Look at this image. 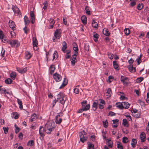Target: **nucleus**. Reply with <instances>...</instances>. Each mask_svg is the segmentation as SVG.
Returning a JSON list of instances; mask_svg holds the SVG:
<instances>
[{
    "label": "nucleus",
    "instance_id": "obj_1",
    "mask_svg": "<svg viewBox=\"0 0 149 149\" xmlns=\"http://www.w3.org/2000/svg\"><path fill=\"white\" fill-rule=\"evenodd\" d=\"M66 97L64 96V94L61 92L57 95V101L62 104H64L66 100Z\"/></svg>",
    "mask_w": 149,
    "mask_h": 149
},
{
    "label": "nucleus",
    "instance_id": "obj_2",
    "mask_svg": "<svg viewBox=\"0 0 149 149\" xmlns=\"http://www.w3.org/2000/svg\"><path fill=\"white\" fill-rule=\"evenodd\" d=\"M8 43L12 47H17L20 45L18 41L17 40H9L8 41Z\"/></svg>",
    "mask_w": 149,
    "mask_h": 149
},
{
    "label": "nucleus",
    "instance_id": "obj_3",
    "mask_svg": "<svg viewBox=\"0 0 149 149\" xmlns=\"http://www.w3.org/2000/svg\"><path fill=\"white\" fill-rule=\"evenodd\" d=\"M54 36L55 38H53V40L54 42H55L56 41L55 38L59 39L61 37V35L60 29H58L56 30L54 33Z\"/></svg>",
    "mask_w": 149,
    "mask_h": 149
},
{
    "label": "nucleus",
    "instance_id": "obj_4",
    "mask_svg": "<svg viewBox=\"0 0 149 149\" xmlns=\"http://www.w3.org/2000/svg\"><path fill=\"white\" fill-rule=\"evenodd\" d=\"M53 77L56 82L60 81L61 80V76L57 73L54 74L53 75Z\"/></svg>",
    "mask_w": 149,
    "mask_h": 149
},
{
    "label": "nucleus",
    "instance_id": "obj_5",
    "mask_svg": "<svg viewBox=\"0 0 149 149\" xmlns=\"http://www.w3.org/2000/svg\"><path fill=\"white\" fill-rule=\"evenodd\" d=\"M54 124V122L52 123L50 122H48L46 124L45 127L46 128L50 129L51 130H54V127L53 126Z\"/></svg>",
    "mask_w": 149,
    "mask_h": 149
},
{
    "label": "nucleus",
    "instance_id": "obj_6",
    "mask_svg": "<svg viewBox=\"0 0 149 149\" xmlns=\"http://www.w3.org/2000/svg\"><path fill=\"white\" fill-rule=\"evenodd\" d=\"M76 57L77 55L75 54H74L72 56V58L70 59L71 65H74L75 63L77 61Z\"/></svg>",
    "mask_w": 149,
    "mask_h": 149
},
{
    "label": "nucleus",
    "instance_id": "obj_7",
    "mask_svg": "<svg viewBox=\"0 0 149 149\" xmlns=\"http://www.w3.org/2000/svg\"><path fill=\"white\" fill-rule=\"evenodd\" d=\"M128 78L123 76H121L120 78L121 81L123 84H124L127 85L128 84Z\"/></svg>",
    "mask_w": 149,
    "mask_h": 149
},
{
    "label": "nucleus",
    "instance_id": "obj_8",
    "mask_svg": "<svg viewBox=\"0 0 149 149\" xmlns=\"http://www.w3.org/2000/svg\"><path fill=\"white\" fill-rule=\"evenodd\" d=\"M98 100L100 101V102L98 104L100 109H103L104 108V106L105 104L104 101L100 99H99Z\"/></svg>",
    "mask_w": 149,
    "mask_h": 149
},
{
    "label": "nucleus",
    "instance_id": "obj_9",
    "mask_svg": "<svg viewBox=\"0 0 149 149\" xmlns=\"http://www.w3.org/2000/svg\"><path fill=\"white\" fill-rule=\"evenodd\" d=\"M140 138L141 140V142H143L146 140V134L144 132H142L141 133Z\"/></svg>",
    "mask_w": 149,
    "mask_h": 149
},
{
    "label": "nucleus",
    "instance_id": "obj_10",
    "mask_svg": "<svg viewBox=\"0 0 149 149\" xmlns=\"http://www.w3.org/2000/svg\"><path fill=\"white\" fill-rule=\"evenodd\" d=\"M18 72L21 74H23L25 73L27 70V68H25L23 69H22L20 68L17 67L16 68Z\"/></svg>",
    "mask_w": 149,
    "mask_h": 149
},
{
    "label": "nucleus",
    "instance_id": "obj_11",
    "mask_svg": "<svg viewBox=\"0 0 149 149\" xmlns=\"http://www.w3.org/2000/svg\"><path fill=\"white\" fill-rule=\"evenodd\" d=\"M45 129L42 126H40V127L39 130V133L40 135L42 137H44L45 136L44 133L45 132Z\"/></svg>",
    "mask_w": 149,
    "mask_h": 149
},
{
    "label": "nucleus",
    "instance_id": "obj_12",
    "mask_svg": "<svg viewBox=\"0 0 149 149\" xmlns=\"http://www.w3.org/2000/svg\"><path fill=\"white\" fill-rule=\"evenodd\" d=\"M25 58L26 59H29L32 56L31 53L28 51H26L25 52Z\"/></svg>",
    "mask_w": 149,
    "mask_h": 149
},
{
    "label": "nucleus",
    "instance_id": "obj_13",
    "mask_svg": "<svg viewBox=\"0 0 149 149\" xmlns=\"http://www.w3.org/2000/svg\"><path fill=\"white\" fill-rule=\"evenodd\" d=\"M122 103L123 104V109H128L130 105V104L127 102H122Z\"/></svg>",
    "mask_w": 149,
    "mask_h": 149
},
{
    "label": "nucleus",
    "instance_id": "obj_14",
    "mask_svg": "<svg viewBox=\"0 0 149 149\" xmlns=\"http://www.w3.org/2000/svg\"><path fill=\"white\" fill-rule=\"evenodd\" d=\"M33 45L34 49H35V47H36L37 48V45H38V41L36 37H33Z\"/></svg>",
    "mask_w": 149,
    "mask_h": 149
},
{
    "label": "nucleus",
    "instance_id": "obj_15",
    "mask_svg": "<svg viewBox=\"0 0 149 149\" xmlns=\"http://www.w3.org/2000/svg\"><path fill=\"white\" fill-rule=\"evenodd\" d=\"M13 10L15 13L19 14L20 13V11L19 8L16 6H14L12 8Z\"/></svg>",
    "mask_w": 149,
    "mask_h": 149
},
{
    "label": "nucleus",
    "instance_id": "obj_16",
    "mask_svg": "<svg viewBox=\"0 0 149 149\" xmlns=\"http://www.w3.org/2000/svg\"><path fill=\"white\" fill-rule=\"evenodd\" d=\"M98 104V102L97 100H96L93 102L92 105L93 109V111H95L96 110Z\"/></svg>",
    "mask_w": 149,
    "mask_h": 149
},
{
    "label": "nucleus",
    "instance_id": "obj_17",
    "mask_svg": "<svg viewBox=\"0 0 149 149\" xmlns=\"http://www.w3.org/2000/svg\"><path fill=\"white\" fill-rule=\"evenodd\" d=\"M67 84L68 80L66 79L65 78L63 80V83L61 86L59 87V88L60 89H61L63 88Z\"/></svg>",
    "mask_w": 149,
    "mask_h": 149
},
{
    "label": "nucleus",
    "instance_id": "obj_18",
    "mask_svg": "<svg viewBox=\"0 0 149 149\" xmlns=\"http://www.w3.org/2000/svg\"><path fill=\"white\" fill-rule=\"evenodd\" d=\"M9 24L10 27L13 30L15 28V22L13 21H9Z\"/></svg>",
    "mask_w": 149,
    "mask_h": 149
},
{
    "label": "nucleus",
    "instance_id": "obj_19",
    "mask_svg": "<svg viewBox=\"0 0 149 149\" xmlns=\"http://www.w3.org/2000/svg\"><path fill=\"white\" fill-rule=\"evenodd\" d=\"M93 34L94 38V41L95 42H97L98 41V39L99 38L98 35L95 32H93Z\"/></svg>",
    "mask_w": 149,
    "mask_h": 149
},
{
    "label": "nucleus",
    "instance_id": "obj_20",
    "mask_svg": "<svg viewBox=\"0 0 149 149\" xmlns=\"http://www.w3.org/2000/svg\"><path fill=\"white\" fill-rule=\"evenodd\" d=\"M79 135L80 137V141L82 143H84L86 141V139L85 138L84 136L82 134V133H79Z\"/></svg>",
    "mask_w": 149,
    "mask_h": 149
},
{
    "label": "nucleus",
    "instance_id": "obj_21",
    "mask_svg": "<svg viewBox=\"0 0 149 149\" xmlns=\"http://www.w3.org/2000/svg\"><path fill=\"white\" fill-rule=\"evenodd\" d=\"M137 143V140L135 139H132V140L131 144L133 148H134Z\"/></svg>",
    "mask_w": 149,
    "mask_h": 149
},
{
    "label": "nucleus",
    "instance_id": "obj_22",
    "mask_svg": "<svg viewBox=\"0 0 149 149\" xmlns=\"http://www.w3.org/2000/svg\"><path fill=\"white\" fill-rule=\"evenodd\" d=\"M63 47L62 48V50L63 52H65V50L67 48V45L66 42L64 41L62 43Z\"/></svg>",
    "mask_w": 149,
    "mask_h": 149
},
{
    "label": "nucleus",
    "instance_id": "obj_23",
    "mask_svg": "<svg viewBox=\"0 0 149 149\" xmlns=\"http://www.w3.org/2000/svg\"><path fill=\"white\" fill-rule=\"evenodd\" d=\"M37 118L36 115L35 113H33L31 115V117L29 119V121L31 122H32L34 121Z\"/></svg>",
    "mask_w": 149,
    "mask_h": 149
},
{
    "label": "nucleus",
    "instance_id": "obj_24",
    "mask_svg": "<svg viewBox=\"0 0 149 149\" xmlns=\"http://www.w3.org/2000/svg\"><path fill=\"white\" fill-rule=\"evenodd\" d=\"M128 69L131 72H134L136 71L135 68H134L132 65H130L128 68Z\"/></svg>",
    "mask_w": 149,
    "mask_h": 149
},
{
    "label": "nucleus",
    "instance_id": "obj_25",
    "mask_svg": "<svg viewBox=\"0 0 149 149\" xmlns=\"http://www.w3.org/2000/svg\"><path fill=\"white\" fill-rule=\"evenodd\" d=\"M82 23L84 24H87V17L85 15L82 16L81 18Z\"/></svg>",
    "mask_w": 149,
    "mask_h": 149
},
{
    "label": "nucleus",
    "instance_id": "obj_26",
    "mask_svg": "<svg viewBox=\"0 0 149 149\" xmlns=\"http://www.w3.org/2000/svg\"><path fill=\"white\" fill-rule=\"evenodd\" d=\"M122 125L126 127H128V124L127 120L126 119H123V120Z\"/></svg>",
    "mask_w": 149,
    "mask_h": 149
},
{
    "label": "nucleus",
    "instance_id": "obj_27",
    "mask_svg": "<svg viewBox=\"0 0 149 149\" xmlns=\"http://www.w3.org/2000/svg\"><path fill=\"white\" fill-rule=\"evenodd\" d=\"M103 32L105 35L107 36H108L110 35V32L107 29H104L103 30Z\"/></svg>",
    "mask_w": 149,
    "mask_h": 149
},
{
    "label": "nucleus",
    "instance_id": "obj_28",
    "mask_svg": "<svg viewBox=\"0 0 149 149\" xmlns=\"http://www.w3.org/2000/svg\"><path fill=\"white\" fill-rule=\"evenodd\" d=\"M107 144L108 145V146L110 148H112L113 147V142L110 139H107L106 141Z\"/></svg>",
    "mask_w": 149,
    "mask_h": 149
},
{
    "label": "nucleus",
    "instance_id": "obj_29",
    "mask_svg": "<svg viewBox=\"0 0 149 149\" xmlns=\"http://www.w3.org/2000/svg\"><path fill=\"white\" fill-rule=\"evenodd\" d=\"M55 122L56 124H60L62 121V119L61 118H55Z\"/></svg>",
    "mask_w": 149,
    "mask_h": 149
},
{
    "label": "nucleus",
    "instance_id": "obj_30",
    "mask_svg": "<svg viewBox=\"0 0 149 149\" xmlns=\"http://www.w3.org/2000/svg\"><path fill=\"white\" fill-rule=\"evenodd\" d=\"M24 21L25 25L29 24L30 22V21L29 20L28 17L26 16H25L24 17Z\"/></svg>",
    "mask_w": 149,
    "mask_h": 149
},
{
    "label": "nucleus",
    "instance_id": "obj_31",
    "mask_svg": "<svg viewBox=\"0 0 149 149\" xmlns=\"http://www.w3.org/2000/svg\"><path fill=\"white\" fill-rule=\"evenodd\" d=\"M85 10L86 13L89 15H91V13L90 10H89V7L88 6H86L85 7Z\"/></svg>",
    "mask_w": 149,
    "mask_h": 149
},
{
    "label": "nucleus",
    "instance_id": "obj_32",
    "mask_svg": "<svg viewBox=\"0 0 149 149\" xmlns=\"http://www.w3.org/2000/svg\"><path fill=\"white\" fill-rule=\"evenodd\" d=\"M116 107L120 109H123V104L122 102L116 103Z\"/></svg>",
    "mask_w": 149,
    "mask_h": 149
},
{
    "label": "nucleus",
    "instance_id": "obj_33",
    "mask_svg": "<svg viewBox=\"0 0 149 149\" xmlns=\"http://www.w3.org/2000/svg\"><path fill=\"white\" fill-rule=\"evenodd\" d=\"M17 103L19 105V108L20 109H23V105L22 104V103L21 100L19 99H17Z\"/></svg>",
    "mask_w": 149,
    "mask_h": 149
},
{
    "label": "nucleus",
    "instance_id": "obj_34",
    "mask_svg": "<svg viewBox=\"0 0 149 149\" xmlns=\"http://www.w3.org/2000/svg\"><path fill=\"white\" fill-rule=\"evenodd\" d=\"M117 144L118 149H123V147L120 142L119 141L117 142Z\"/></svg>",
    "mask_w": 149,
    "mask_h": 149
},
{
    "label": "nucleus",
    "instance_id": "obj_35",
    "mask_svg": "<svg viewBox=\"0 0 149 149\" xmlns=\"http://www.w3.org/2000/svg\"><path fill=\"white\" fill-rule=\"evenodd\" d=\"M92 25L93 27L97 29L98 28V24L97 23L95 22V20H93L92 23Z\"/></svg>",
    "mask_w": 149,
    "mask_h": 149
},
{
    "label": "nucleus",
    "instance_id": "obj_36",
    "mask_svg": "<svg viewBox=\"0 0 149 149\" xmlns=\"http://www.w3.org/2000/svg\"><path fill=\"white\" fill-rule=\"evenodd\" d=\"M13 81L10 78H8L5 80V83L7 84H11Z\"/></svg>",
    "mask_w": 149,
    "mask_h": 149
},
{
    "label": "nucleus",
    "instance_id": "obj_37",
    "mask_svg": "<svg viewBox=\"0 0 149 149\" xmlns=\"http://www.w3.org/2000/svg\"><path fill=\"white\" fill-rule=\"evenodd\" d=\"M16 77V74L15 72H12L10 75V77L13 79H14Z\"/></svg>",
    "mask_w": 149,
    "mask_h": 149
},
{
    "label": "nucleus",
    "instance_id": "obj_38",
    "mask_svg": "<svg viewBox=\"0 0 149 149\" xmlns=\"http://www.w3.org/2000/svg\"><path fill=\"white\" fill-rule=\"evenodd\" d=\"M113 63L114 68L116 70L117 69V70H119L118 69V65L116 61H114L113 62Z\"/></svg>",
    "mask_w": 149,
    "mask_h": 149
},
{
    "label": "nucleus",
    "instance_id": "obj_39",
    "mask_svg": "<svg viewBox=\"0 0 149 149\" xmlns=\"http://www.w3.org/2000/svg\"><path fill=\"white\" fill-rule=\"evenodd\" d=\"M0 91L1 93H4L5 94L7 93L8 94H9L10 93L9 92H7L5 88H2L0 90Z\"/></svg>",
    "mask_w": 149,
    "mask_h": 149
},
{
    "label": "nucleus",
    "instance_id": "obj_40",
    "mask_svg": "<svg viewBox=\"0 0 149 149\" xmlns=\"http://www.w3.org/2000/svg\"><path fill=\"white\" fill-rule=\"evenodd\" d=\"M12 114L15 119H16L18 118L19 115L17 112H13Z\"/></svg>",
    "mask_w": 149,
    "mask_h": 149
},
{
    "label": "nucleus",
    "instance_id": "obj_41",
    "mask_svg": "<svg viewBox=\"0 0 149 149\" xmlns=\"http://www.w3.org/2000/svg\"><path fill=\"white\" fill-rule=\"evenodd\" d=\"M50 69L51 70L50 73L52 74L55 69V68L54 65H51L50 66Z\"/></svg>",
    "mask_w": 149,
    "mask_h": 149
},
{
    "label": "nucleus",
    "instance_id": "obj_42",
    "mask_svg": "<svg viewBox=\"0 0 149 149\" xmlns=\"http://www.w3.org/2000/svg\"><path fill=\"white\" fill-rule=\"evenodd\" d=\"M34 141L33 140L29 141L27 143V146H32L34 145Z\"/></svg>",
    "mask_w": 149,
    "mask_h": 149
},
{
    "label": "nucleus",
    "instance_id": "obj_43",
    "mask_svg": "<svg viewBox=\"0 0 149 149\" xmlns=\"http://www.w3.org/2000/svg\"><path fill=\"white\" fill-rule=\"evenodd\" d=\"M88 149H94V145L91 143H89L88 144Z\"/></svg>",
    "mask_w": 149,
    "mask_h": 149
},
{
    "label": "nucleus",
    "instance_id": "obj_44",
    "mask_svg": "<svg viewBox=\"0 0 149 149\" xmlns=\"http://www.w3.org/2000/svg\"><path fill=\"white\" fill-rule=\"evenodd\" d=\"M58 57L57 52L56 51H55L53 54V60L55 59H56Z\"/></svg>",
    "mask_w": 149,
    "mask_h": 149
},
{
    "label": "nucleus",
    "instance_id": "obj_45",
    "mask_svg": "<svg viewBox=\"0 0 149 149\" xmlns=\"http://www.w3.org/2000/svg\"><path fill=\"white\" fill-rule=\"evenodd\" d=\"M125 33L126 35H128L130 33V31L128 28H125L124 30Z\"/></svg>",
    "mask_w": 149,
    "mask_h": 149
},
{
    "label": "nucleus",
    "instance_id": "obj_46",
    "mask_svg": "<svg viewBox=\"0 0 149 149\" xmlns=\"http://www.w3.org/2000/svg\"><path fill=\"white\" fill-rule=\"evenodd\" d=\"M143 79V78L142 77H140L138 78L136 80V83H139L141 82Z\"/></svg>",
    "mask_w": 149,
    "mask_h": 149
},
{
    "label": "nucleus",
    "instance_id": "obj_47",
    "mask_svg": "<svg viewBox=\"0 0 149 149\" xmlns=\"http://www.w3.org/2000/svg\"><path fill=\"white\" fill-rule=\"evenodd\" d=\"M70 51H69L67 52L65 56V58L66 59H68L70 58L71 57V55L70 54Z\"/></svg>",
    "mask_w": 149,
    "mask_h": 149
},
{
    "label": "nucleus",
    "instance_id": "obj_48",
    "mask_svg": "<svg viewBox=\"0 0 149 149\" xmlns=\"http://www.w3.org/2000/svg\"><path fill=\"white\" fill-rule=\"evenodd\" d=\"M90 108V105L89 104H86L84 107L83 108L84 109L85 111H86L88 110Z\"/></svg>",
    "mask_w": 149,
    "mask_h": 149
},
{
    "label": "nucleus",
    "instance_id": "obj_49",
    "mask_svg": "<svg viewBox=\"0 0 149 149\" xmlns=\"http://www.w3.org/2000/svg\"><path fill=\"white\" fill-rule=\"evenodd\" d=\"M53 130H51L50 129H47L45 127V132L48 134H49L51 133V132Z\"/></svg>",
    "mask_w": 149,
    "mask_h": 149
},
{
    "label": "nucleus",
    "instance_id": "obj_50",
    "mask_svg": "<svg viewBox=\"0 0 149 149\" xmlns=\"http://www.w3.org/2000/svg\"><path fill=\"white\" fill-rule=\"evenodd\" d=\"M143 7V4L142 3H139L138 5L137 9L139 10H141Z\"/></svg>",
    "mask_w": 149,
    "mask_h": 149
},
{
    "label": "nucleus",
    "instance_id": "obj_51",
    "mask_svg": "<svg viewBox=\"0 0 149 149\" xmlns=\"http://www.w3.org/2000/svg\"><path fill=\"white\" fill-rule=\"evenodd\" d=\"M73 50L75 51L74 53V54H75L76 55H77L78 53V48L77 47H74Z\"/></svg>",
    "mask_w": 149,
    "mask_h": 149
},
{
    "label": "nucleus",
    "instance_id": "obj_52",
    "mask_svg": "<svg viewBox=\"0 0 149 149\" xmlns=\"http://www.w3.org/2000/svg\"><path fill=\"white\" fill-rule=\"evenodd\" d=\"M123 142L124 143H126L128 141V138L126 137H123Z\"/></svg>",
    "mask_w": 149,
    "mask_h": 149
},
{
    "label": "nucleus",
    "instance_id": "obj_53",
    "mask_svg": "<svg viewBox=\"0 0 149 149\" xmlns=\"http://www.w3.org/2000/svg\"><path fill=\"white\" fill-rule=\"evenodd\" d=\"M103 125L104 127L106 128L108 126V122L107 120L105 121H103Z\"/></svg>",
    "mask_w": 149,
    "mask_h": 149
},
{
    "label": "nucleus",
    "instance_id": "obj_54",
    "mask_svg": "<svg viewBox=\"0 0 149 149\" xmlns=\"http://www.w3.org/2000/svg\"><path fill=\"white\" fill-rule=\"evenodd\" d=\"M125 116L126 117L127 119L129 121H132L131 117L128 114H125Z\"/></svg>",
    "mask_w": 149,
    "mask_h": 149
},
{
    "label": "nucleus",
    "instance_id": "obj_55",
    "mask_svg": "<svg viewBox=\"0 0 149 149\" xmlns=\"http://www.w3.org/2000/svg\"><path fill=\"white\" fill-rule=\"evenodd\" d=\"M78 86H77L76 87ZM74 91L75 93L77 94L79 93V90L78 88H76L74 89Z\"/></svg>",
    "mask_w": 149,
    "mask_h": 149
},
{
    "label": "nucleus",
    "instance_id": "obj_56",
    "mask_svg": "<svg viewBox=\"0 0 149 149\" xmlns=\"http://www.w3.org/2000/svg\"><path fill=\"white\" fill-rule=\"evenodd\" d=\"M49 23L51 24H54L55 23V21L52 18H50L49 20Z\"/></svg>",
    "mask_w": 149,
    "mask_h": 149
},
{
    "label": "nucleus",
    "instance_id": "obj_57",
    "mask_svg": "<svg viewBox=\"0 0 149 149\" xmlns=\"http://www.w3.org/2000/svg\"><path fill=\"white\" fill-rule=\"evenodd\" d=\"M107 54L108 57L111 59H112L113 58V54H111V53H108Z\"/></svg>",
    "mask_w": 149,
    "mask_h": 149
},
{
    "label": "nucleus",
    "instance_id": "obj_58",
    "mask_svg": "<svg viewBox=\"0 0 149 149\" xmlns=\"http://www.w3.org/2000/svg\"><path fill=\"white\" fill-rule=\"evenodd\" d=\"M3 129L4 131V133L5 134H7L8 132V127L6 128L5 127H3Z\"/></svg>",
    "mask_w": 149,
    "mask_h": 149
},
{
    "label": "nucleus",
    "instance_id": "obj_59",
    "mask_svg": "<svg viewBox=\"0 0 149 149\" xmlns=\"http://www.w3.org/2000/svg\"><path fill=\"white\" fill-rule=\"evenodd\" d=\"M2 41H3V42L5 43L6 42H7L8 43V42L7 41V40L6 38L5 37V36L2 38L1 39Z\"/></svg>",
    "mask_w": 149,
    "mask_h": 149
},
{
    "label": "nucleus",
    "instance_id": "obj_60",
    "mask_svg": "<svg viewBox=\"0 0 149 149\" xmlns=\"http://www.w3.org/2000/svg\"><path fill=\"white\" fill-rule=\"evenodd\" d=\"M63 115V113L60 112L58 113L57 115L56 116L55 118H60L61 116H62Z\"/></svg>",
    "mask_w": 149,
    "mask_h": 149
},
{
    "label": "nucleus",
    "instance_id": "obj_61",
    "mask_svg": "<svg viewBox=\"0 0 149 149\" xmlns=\"http://www.w3.org/2000/svg\"><path fill=\"white\" fill-rule=\"evenodd\" d=\"M85 49L86 51H88L89 50V45L87 44L85 45L84 46Z\"/></svg>",
    "mask_w": 149,
    "mask_h": 149
},
{
    "label": "nucleus",
    "instance_id": "obj_62",
    "mask_svg": "<svg viewBox=\"0 0 149 149\" xmlns=\"http://www.w3.org/2000/svg\"><path fill=\"white\" fill-rule=\"evenodd\" d=\"M120 99L121 100H123L127 99V98L124 96L121 95Z\"/></svg>",
    "mask_w": 149,
    "mask_h": 149
},
{
    "label": "nucleus",
    "instance_id": "obj_63",
    "mask_svg": "<svg viewBox=\"0 0 149 149\" xmlns=\"http://www.w3.org/2000/svg\"><path fill=\"white\" fill-rule=\"evenodd\" d=\"M5 36V35L3 33V31L0 30V39H1Z\"/></svg>",
    "mask_w": 149,
    "mask_h": 149
},
{
    "label": "nucleus",
    "instance_id": "obj_64",
    "mask_svg": "<svg viewBox=\"0 0 149 149\" xmlns=\"http://www.w3.org/2000/svg\"><path fill=\"white\" fill-rule=\"evenodd\" d=\"M107 93L109 94V96L111 94V91L110 88H109L107 89Z\"/></svg>",
    "mask_w": 149,
    "mask_h": 149
}]
</instances>
